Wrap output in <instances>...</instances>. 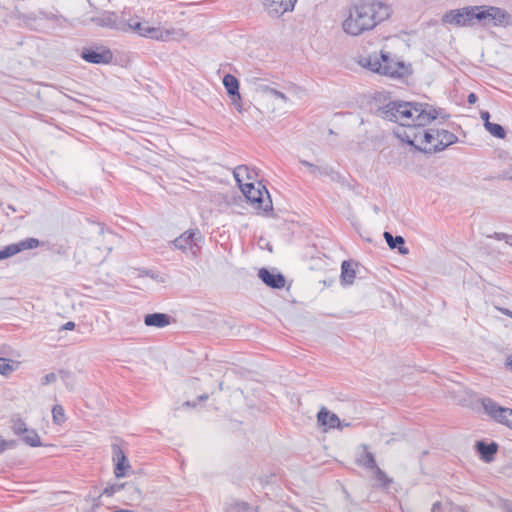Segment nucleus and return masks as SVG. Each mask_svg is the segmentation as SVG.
Instances as JSON below:
<instances>
[{"instance_id":"nucleus-48","label":"nucleus","mask_w":512,"mask_h":512,"mask_svg":"<svg viewBox=\"0 0 512 512\" xmlns=\"http://www.w3.org/2000/svg\"><path fill=\"white\" fill-rule=\"evenodd\" d=\"M373 211H374L376 214H378V213H379V211H380V209H379V207H378L377 205H374V206H373Z\"/></svg>"},{"instance_id":"nucleus-6","label":"nucleus","mask_w":512,"mask_h":512,"mask_svg":"<svg viewBox=\"0 0 512 512\" xmlns=\"http://www.w3.org/2000/svg\"><path fill=\"white\" fill-rule=\"evenodd\" d=\"M234 179L240 192H269L259 172L247 165H239L233 170Z\"/></svg>"},{"instance_id":"nucleus-50","label":"nucleus","mask_w":512,"mask_h":512,"mask_svg":"<svg viewBox=\"0 0 512 512\" xmlns=\"http://www.w3.org/2000/svg\"><path fill=\"white\" fill-rule=\"evenodd\" d=\"M185 405L190 406V405H191V403H190L189 401H187V402L185 403Z\"/></svg>"},{"instance_id":"nucleus-14","label":"nucleus","mask_w":512,"mask_h":512,"mask_svg":"<svg viewBox=\"0 0 512 512\" xmlns=\"http://www.w3.org/2000/svg\"><path fill=\"white\" fill-rule=\"evenodd\" d=\"M112 461L114 464V475L116 478L127 476L131 465L123 449L118 444H112Z\"/></svg>"},{"instance_id":"nucleus-10","label":"nucleus","mask_w":512,"mask_h":512,"mask_svg":"<svg viewBox=\"0 0 512 512\" xmlns=\"http://www.w3.org/2000/svg\"><path fill=\"white\" fill-rule=\"evenodd\" d=\"M441 21L454 27H473V6L449 10L443 14Z\"/></svg>"},{"instance_id":"nucleus-27","label":"nucleus","mask_w":512,"mask_h":512,"mask_svg":"<svg viewBox=\"0 0 512 512\" xmlns=\"http://www.w3.org/2000/svg\"><path fill=\"white\" fill-rule=\"evenodd\" d=\"M20 437L21 440L30 447H40L42 445L40 437L34 429H28Z\"/></svg>"},{"instance_id":"nucleus-9","label":"nucleus","mask_w":512,"mask_h":512,"mask_svg":"<svg viewBox=\"0 0 512 512\" xmlns=\"http://www.w3.org/2000/svg\"><path fill=\"white\" fill-rule=\"evenodd\" d=\"M123 14L124 12L117 14L113 11L97 10L94 14L83 19L81 23L84 25L94 24L97 27L120 31L123 28L121 25Z\"/></svg>"},{"instance_id":"nucleus-46","label":"nucleus","mask_w":512,"mask_h":512,"mask_svg":"<svg viewBox=\"0 0 512 512\" xmlns=\"http://www.w3.org/2000/svg\"><path fill=\"white\" fill-rule=\"evenodd\" d=\"M500 311L502 312V314L510 317L512 311H510L509 309H506V308H503V309H500Z\"/></svg>"},{"instance_id":"nucleus-36","label":"nucleus","mask_w":512,"mask_h":512,"mask_svg":"<svg viewBox=\"0 0 512 512\" xmlns=\"http://www.w3.org/2000/svg\"><path fill=\"white\" fill-rule=\"evenodd\" d=\"M487 238H495L497 240H512V235L501 233V232H495L493 234L486 235Z\"/></svg>"},{"instance_id":"nucleus-40","label":"nucleus","mask_w":512,"mask_h":512,"mask_svg":"<svg viewBox=\"0 0 512 512\" xmlns=\"http://www.w3.org/2000/svg\"><path fill=\"white\" fill-rule=\"evenodd\" d=\"M232 104L236 107V109L241 112L242 111V105H241V99L237 100L236 97H231Z\"/></svg>"},{"instance_id":"nucleus-33","label":"nucleus","mask_w":512,"mask_h":512,"mask_svg":"<svg viewBox=\"0 0 512 512\" xmlns=\"http://www.w3.org/2000/svg\"><path fill=\"white\" fill-rule=\"evenodd\" d=\"M15 370L14 366L11 364V360L0 357V374L4 376H8Z\"/></svg>"},{"instance_id":"nucleus-51","label":"nucleus","mask_w":512,"mask_h":512,"mask_svg":"<svg viewBox=\"0 0 512 512\" xmlns=\"http://www.w3.org/2000/svg\"><path fill=\"white\" fill-rule=\"evenodd\" d=\"M510 318H512V312H511Z\"/></svg>"},{"instance_id":"nucleus-17","label":"nucleus","mask_w":512,"mask_h":512,"mask_svg":"<svg viewBox=\"0 0 512 512\" xmlns=\"http://www.w3.org/2000/svg\"><path fill=\"white\" fill-rule=\"evenodd\" d=\"M258 276L268 287L281 289L285 286V278L281 273H272L266 268H261Z\"/></svg>"},{"instance_id":"nucleus-31","label":"nucleus","mask_w":512,"mask_h":512,"mask_svg":"<svg viewBox=\"0 0 512 512\" xmlns=\"http://www.w3.org/2000/svg\"><path fill=\"white\" fill-rule=\"evenodd\" d=\"M52 417H53L54 423H56V424L64 423L66 420L64 408L59 404L54 405L52 408Z\"/></svg>"},{"instance_id":"nucleus-42","label":"nucleus","mask_w":512,"mask_h":512,"mask_svg":"<svg viewBox=\"0 0 512 512\" xmlns=\"http://www.w3.org/2000/svg\"><path fill=\"white\" fill-rule=\"evenodd\" d=\"M75 328V323L72 322V321H68L66 322L63 326H62V329L63 330H73Z\"/></svg>"},{"instance_id":"nucleus-41","label":"nucleus","mask_w":512,"mask_h":512,"mask_svg":"<svg viewBox=\"0 0 512 512\" xmlns=\"http://www.w3.org/2000/svg\"><path fill=\"white\" fill-rule=\"evenodd\" d=\"M480 116H481V119L484 121V125H485V124H487V122H490V121H489V118H490V114H489V112H487V111H482V112H481V114H480Z\"/></svg>"},{"instance_id":"nucleus-43","label":"nucleus","mask_w":512,"mask_h":512,"mask_svg":"<svg viewBox=\"0 0 512 512\" xmlns=\"http://www.w3.org/2000/svg\"><path fill=\"white\" fill-rule=\"evenodd\" d=\"M441 507V502L437 501L432 505L431 512H440Z\"/></svg>"},{"instance_id":"nucleus-11","label":"nucleus","mask_w":512,"mask_h":512,"mask_svg":"<svg viewBox=\"0 0 512 512\" xmlns=\"http://www.w3.org/2000/svg\"><path fill=\"white\" fill-rule=\"evenodd\" d=\"M485 413L496 422L512 429V409L500 406L496 401L485 397L481 401Z\"/></svg>"},{"instance_id":"nucleus-45","label":"nucleus","mask_w":512,"mask_h":512,"mask_svg":"<svg viewBox=\"0 0 512 512\" xmlns=\"http://www.w3.org/2000/svg\"><path fill=\"white\" fill-rule=\"evenodd\" d=\"M505 365L512 372V354L507 358Z\"/></svg>"},{"instance_id":"nucleus-49","label":"nucleus","mask_w":512,"mask_h":512,"mask_svg":"<svg viewBox=\"0 0 512 512\" xmlns=\"http://www.w3.org/2000/svg\"><path fill=\"white\" fill-rule=\"evenodd\" d=\"M506 244L512 246V240H505Z\"/></svg>"},{"instance_id":"nucleus-20","label":"nucleus","mask_w":512,"mask_h":512,"mask_svg":"<svg viewBox=\"0 0 512 512\" xmlns=\"http://www.w3.org/2000/svg\"><path fill=\"white\" fill-rule=\"evenodd\" d=\"M317 421L321 426H327L328 428H336L340 426L339 417L331 413L325 407H322L317 414Z\"/></svg>"},{"instance_id":"nucleus-29","label":"nucleus","mask_w":512,"mask_h":512,"mask_svg":"<svg viewBox=\"0 0 512 512\" xmlns=\"http://www.w3.org/2000/svg\"><path fill=\"white\" fill-rule=\"evenodd\" d=\"M374 472L375 479L378 481L379 485L382 488H388L393 480L392 478L388 477L387 474L379 467L372 470Z\"/></svg>"},{"instance_id":"nucleus-44","label":"nucleus","mask_w":512,"mask_h":512,"mask_svg":"<svg viewBox=\"0 0 512 512\" xmlns=\"http://www.w3.org/2000/svg\"><path fill=\"white\" fill-rule=\"evenodd\" d=\"M467 100H468V103H469V104H474V103H476V101H477V96H476L474 93H470V94L468 95Z\"/></svg>"},{"instance_id":"nucleus-18","label":"nucleus","mask_w":512,"mask_h":512,"mask_svg":"<svg viewBox=\"0 0 512 512\" xmlns=\"http://www.w3.org/2000/svg\"><path fill=\"white\" fill-rule=\"evenodd\" d=\"M361 452L356 457V464L360 467H363L367 470H373L377 468V463L375 460V456L372 452L369 451V447L367 444H362L360 446Z\"/></svg>"},{"instance_id":"nucleus-25","label":"nucleus","mask_w":512,"mask_h":512,"mask_svg":"<svg viewBox=\"0 0 512 512\" xmlns=\"http://www.w3.org/2000/svg\"><path fill=\"white\" fill-rule=\"evenodd\" d=\"M356 272L351 261H343L341 265V281L344 284H352L355 280Z\"/></svg>"},{"instance_id":"nucleus-47","label":"nucleus","mask_w":512,"mask_h":512,"mask_svg":"<svg viewBox=\"0 0 512 512\" xmlns=\"http://www.w3.org/2000/svg\"><path fill=\"white\" fill-rule=\"evenodd\" d=\"M199 401H204L208 399V394H202L198 397Z\"/></svg>"},{"instance_id":"nucleus-15","label":"nucleus","mask_w":512,"mask_h":512,"mask_svg":"<svg viewBox=\"0 0 512 512\" xmlns=\"http://www.w3.org/2000/svg\"><path fill=\"white\" fill-rule=\"evenodd\" d=\"M298 0H262L264 10L271 17H280L281 15L294 10Z\"/></svg>"},{"instance_id":"nucleus-26","label":"nucleus","mask_w":512,"mask_h":512,"mask_svg":"<svg viewBox=\"0 0 512 512\" xmlns=\"http://www.w3.org/2000/svg\"><path fill=\"white\" fill-rule=\"evenodd\" d=\"M262 92L266 100H273L282 103H287L289 101L288 97L283 92L272 87L265 86L262 88Z\"/></svg>"},{"instance_id":"nucleus-35","label":"nucleus","mask_w":512,"mask_h":512,"mask_svg":"<svg viewBox=\"0 0 512 512\" xmlns=\"http://www.w3.org/2000/svg\"><path fill=\"white\" fill-rule=\"evenodd\" d=\"M249 508L246 502H236L231 505L230 512H247Z\"/></svg>"},{"instance_id":"nucleus-1","label":"nucleus","mask_w":512,"mask_h":512,"mask_svg":"<svg viewBox=\"0 0 512 512\" xmlns=\"http://www.w3.org/2000/svg\"><path fill=\"white\" fill-rule=\"evenodd\" d=\"M391 8L381 0H356L342 22V30L349 36H360L373 30L391 15Z\"/></svg>"},{"instance_id":"nucleus-5","label":"nucleus","mask_w":512,"mask_h":512,"mask_svg":"<svg viewBox=\"0 0 512 512\" xmlns=\"http://www.w3.org/2000/svg\"><path fill=\"white\" fill-rule=\"evenodd\" d=\"M511 15L503 8L490 5L473 6L474 26L492 24L496 27H506L511 23Z\"/></svg>"},{"instance_id":"nucleus-7","label":"nucleus","mask_w":512,"mask_h":512,"mask_svg":"<svg viewBox=\"0 0 512 512\" xmlns=\"http://www.w3.org/2000/svg\"><path fill=\"white\" fill-rule=\"evenodd\" d=\"M121 32H134L143 37H149L155 40L166 41L170 38L171 33L168 30H163L160 27H153L148 22H141L137 17L127 18L123 14Z\"/></svg>"},{"instance_id":"nucleus-4","label":"nucleus","mask_w":512,"mask_h":512,"mask_svg":"<svg viewBox=\"0 0 512 512\" xmlns=\"http://www.w3.org/2000/svg\"><path fill=\"white\" fill-rule=\"evenodd\" d=\"M436 131L437 129H423V127L404 128L396 134L401 141L415 147L417 150L432 153L437 152V148L434 147L438 142V137L435 135Z\"/></svg>"},{"instance_id":"nucleus-8","label":"nucleus","mask_w":512,"mask_h":512,"mask_svg":"<svg viewBox=\"0 0 512 512\" xmlns=\"http://www.w3.org/2000/svg\"><path fill=\"white\" fill-rule=\"evenodd\" d=\"M271 194H225V202L228 205L246 203L258 211L268 212L273 208Z\"/></svg>"},{"instance_id":"nucleus-38","label":"nucleus","mask_w":512,"mask_h":512,"mask_svg":"<svg viewBox=\"0 0 512 512\" xmlns=\"http://www.w3.org/2000/svg\"><path fill=\"white\" fill-rule=\"evenodd\" d=\"M40 15L42 18L47 19V20H59L62 18L61 15H57L53 12L40 11Z\"/></svg>"},{"instance_id":"nucleus-34","label":"nucleus","mask_w":512,"mask_h":512,"mask_svg":"<svg viewBox=\"0 0 512 512\" xmlns=\"http://www.w3.org/2000/svg\"><path fill=\"white\" fill-rule=\"evenodd\" d=\"M124 486H125L124 484H112V485H109V486H107V487L103 490V492H102L101 496H102V495H104V496H107V497H111V496H113L115 493H117V492H119L120 490H122V489L124 488Z\"/></svg>"},{"instance_id":"nucleus-28","label":"nucleus","mask_w":512,"mask_h":512,"mask_svg":"<svg viewBox=\"0 0 512 512\" xmlns=\"http://www.w3.org/2000/svg\"><path fill=\"white\" fill-rule=\"evenodd\" d=\"M300 163L302 165H304L305 167H307L309 172L314 176L323 175V174L326 175L329 173V169L326 165L313 164V163H310L305 160H301Z\"/></svg>"},{"instance_id":"nucleus-12","label":"nucleus","mask_w":512,"mask_h":512,"mask_svg":"<svg viewBox=\"0 0 512 512\" xmlns=\"http://www.w3.org/2000/svg\"><path fill=\"white\" fill-rule=\"evenodd\" d=\"M201 239L202 236L198 229H190L176 238L173 243L177 249L184 252L190 251L193 256H197L200 250L198 243Z\"/></svg>"},{"instance_id":"nucleus-3","label":"nucleus","mask_w":512,"mask_h":512,"mask_svg":"<svg viewBox=\"0 0 512 512\" xmlns=\"http://www.w3.org/2000/svg\"><path fill=\"white\" fill-rule=\"evenodd\" d=\"M357 63L373 73L390 78H403L411 73L410 65L381 50L367 55H360Z\"/></svg>"},{"instance_id":"nucleus-32","label":"nucleus","mask_w":512,"mask_h":512,"mask_svg":"<svg viewBox=\"0 0 512 512\" xmlns=\"http://www.w3.org/2000/svg\"><path fill=\"white\" fill-rule=\"evenodd\" d=\"M28 429L29 428L27 427L26 423L21 418L14 419L12 421V430L14 434L21 436Z\"/></svg>"},{"instance_id":"nucleus-21","label":"nucleus","mask_w":512,"mask_h":512,"mask_svg":"<svg viewBox=\"0 0 512 512\" xmlns=\"http://www.w3.org/2000/svg\"><path fill=\"white\" fill-rule=\"evenodd\" d=\"M476 449L483 461L490 462L498 451V445L495 442L485 443L484 441H478Z\"/></svg>"},{"instance_id":"nucleus-16","label":"nucleus","mask_w":512,"mask_h":512,"mask_svg":"<svg viewBox=\"0 0 512 512\" xmlns=\"http://www.w3.org/2000/svg\"><path fill=\"white\" fill-rule=\"evenodd\" d=\"M39 243V240L36 238H26L17 243L9 244L0 249V261L12 257L21 251L37 248Z\"/></svg>"},{"instance_id":"nucleus-23","label":"nucleus","mask_w":512,"mask_h":512,"mask_svg":"<svg viewBox=\"0 0 512 512\" xmlns=\"http://www.w3.org/2000/svg\"><path fill=\"white\" fill-rule=\"evenodd\" d=\"M388 246L391 249H398V252L401 255H406L409 253L408 248L405 246V240L402 236L394 237L390 232H384L383 234Z\"/></svg>"},{"instance_id":"nucleus-30","label":"nucleus","mask_w":512,"mask_h":512,"mask_svg":"<svg viewBox=\"0 0 512 512\" xmlns=\"http://www.w3.org/2000/svg\"><path fill=\"white\" fill-rule=\"evenodd\" d=\"M485 128L494 137H497V138H500V139H503L505 137V130L499 124L487 122V124H485Z\"/></svg>"},{"instance_id":"nucleus-19","label":"nucleus","mask_w":512,"mask_h":512,"mask_svg":"<svg viewBox=\"0 0 512 512\" xmlns=\"http://www.w3.org/2000/svg\"><path fill=\"white\" fill-rule=\"evenodd\" d=\"M171 323V317L165 313H152L144 317V324L149 327L163 328Z\"/></svg>"},{"instance_id":"nucleus-2","label":"nucleus","mask_w":512,"mask_h":512,"mask_svg":"<svg viewBox=\"0 0 512 512\" xmlns=\"http://www.w3.org/2000/svg\"><path fill=\"white\" fill-rule=\"evenodd\" d=\"M376 113L380 118L406 128L424 127L438 116L436 109L428 104L402 101H390Z\"/></svg>"},{"instance_id":"nucleus-39","label":"nucleus","mask_w":512,"mask_h":512,"mask_svg":"<svg viewBox=\"0 0 512 512\" xmlns=\"http://www.w3.org/2000/svg\"><path fill=\"white\" fill-rule=\"evenodd\" d=\"M15 445H16V442L13 440L6 441V440H3L0 438V453L8 448L15 447Z\"/></svg>"},{"instance_id":"nucleus-37","label":"nucleus","mask_w":512,"mask_h":512,"mask_svg":"<svg viewBox=\"0 0 512 512\" xmlns=\"http://www.w3.org/2000/svg\"><path fill=\"white\" fill-rule=\"evenodd\" d=\"M57 380V375L54 372L48 373L41 379V385H48Z\"/></svg>"},{"instance_id":"nucleus-13","label":"nucleus","mask_w":512,"mask_h":512,"mask_svg":"<svg viewBox=\"0 0 512 512\" xmlns=\"http://www.w3.org/2000/svg\"><path fill=\"white\" fill-rule=\"evenodd\" d=\"M81 57L88 63L109 64L113 60V53L104 46H97L95 48H83Z\"/></svg>"},{"instance_id":"nucleus-24","label":"nucleus","mask_w":512,"mask_h":512,"mask_svg":"<svg viewBox=\"0 0 512 512\" xmlns=\"http://www.w3.org/2000/svg\"><path fill=\"white\" fill-rule=\"evenodd\" d=\"M223 85L230 97H236L237 100L241 99L239 94V82L237 78L231 74H227L223 78Z\"/></svg>"},{"instance_id":"nucleus-22","label":"nucleus","mask_w":512,"mask_h":512,"mask_svg":"<svg viewBox=\"0 0 512 512\" xmlns=\"http://www.w3.org/2000/svg\"><path fill=\"white\" fill-rule=\"evenodd\" d=\"M435 135L438 137V142L434 146L437 148V152L444 150L458 140L455 134L445 129H437Z\"/></svg>"}]
</instances>
